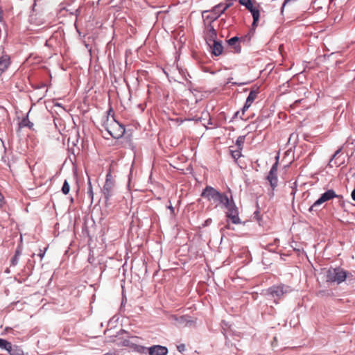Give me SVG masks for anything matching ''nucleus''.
<instances>
[{
  "instance_id": "nucleus-1",
  "label": "nucleus",
  "mask_w": 355,
  "mask_h": 355,
  "mask_svg": "<svg viewBox=\"0 0 355 355\" xmlns=\"http://www.w3.org/2000/svg\"><path fill=\"white\" fill-rule=\"evenodd\" d=\"M223 205L225 209V213L227 218V225L225 228L234 229L231 227L230 222L232 224L237 225L241 223V219L239 216V209L236 206L230 191L228 193H223Z\"/></svg>"
},
{
  "instance_id": "nucleus-2",
  "label": "nucleus",
  "mask_w": 355,
  "mask_h": 355,
  "mask_svg": "<svg viewBox=\"0 0 355 355\" xmlns=\"http://www.w3.org/2000/svg\"><path fill=\"white\" fill-rule=\"evenodd\" d=\"M101 125L108 135L114 139L122 137L125 132V126L116 121L114 117L110 120L109 116H103Z\"/></svg>"
},
{
  "instance_id": "nucleus-3",
  "label": "nucleus",
  "mask_w": 355,
  "mask_h": 355,
  "mask_svg": "<svg viewBox=\"0 0 355 355\" xmlns=\"http://www.w3.org/2000/svg\"><path fill=\"white\" fill-rule=\"evenodd\" d=\"M207 32L205 33V40L211 50V53L215 56L222 54V43L220 40H217V33L214 26L206 27Z\"/></svg>"
},
{
  "instance_id": "nucleus-4",
  "label": "nucleus",
  "mask_w": 355,
  "mask_h": 355,
  "mask_svg": "<svg viewBox=\"0 0 355 355\" xmlns=\"http://www.w3.org/2000/svg\"><path fill=\"white\" fill-rule=\"evenodd\" d=\"M239 3L245 6L252 14L253 18L252 26L255 28L258 26V21L260 17V4L254 0H239Z\"/></svg>"
},
{
  "instance_id": "nucleus-5",
  "label": "nucleus",
  "mask_w": 355,
  "mask_h": 355,
  "mask_svg": "<svg viewBox=\"0 0 355 355\" xmlns=\"http://www.w3.org/2000/svg\"><path fill=\"white\" fill-rule=\"evenodd\" d=\"M201 196L211 204L218 205L222 203V193L211 186H207L202 190Z\"/></svg>"
},
{
  "instance_id": "nucleus-6",
  "label": "nucleus",
  "mask_w": 355,
  "mask_h": 355,
  "mask_svg": "<svg viewBox=\"0 0 355 355\" xmlns=\"http://www.w3.org/2000/svg\"><path fill=\"white\" fill-rule=\"evenodd\" d=\"M347 278V272L340 268H331L327 272V281L340 284Z\"/></svg>"
},
{
  "instance_id": "nucleus-7",
  "label": "nucleus",
  "mask_w": 355,
  "mask_h": 355,
  "mask_svg": "<svg viewBox=\"0 0 355 355\" xmlns=\"http://www.w3.org/2000/svg\"><path fill=\"white\" fill-rule=\"evenodd\" d=\"M220 5L221 3H219L211 11L205 10L202 12V17L205 27L213 26L212 24L222 15V10H219Z\"/></svg>"
},
{
  "instance_id": "nucleus-8",
  "label": "nucleus",
  "mask_w": 355,
  "mask_h": 355,
  "mask_svg": "<svg viewBox=\"0 0 355 355\" xmlns=\"http://www.w3.org/2000/svg\"><path fill=\"white\" fill-rule=\"evenodd\" d=\"M337 198L339 199V202L343 203V197L340 195H337L333 189H329L321 195V196L311 206L309 211H313L314 208L317 206L322 205V203L329 201L330 200Z\"/></svg>"
},
{
  "instance_id": "nucleus-9",
  "label": "nucleus",
  "mask_w": 355,
  "mask_h": 355,
  "mask_svg": "<svg viewBox=\"0 0 355 355\" xmlns=\"http://www.w3.org/2000/svg\"><path fill=\"white\" fill-rule=\"evenodd\" d=\"M104 198L106 202L114 195L115 193V184L110 173L106 175V180L105 184L102 189Z\"/></svg>"
},
{
  "instance_id": "nucleus-10",
  "label": "nucleus",
  "mask_w": 355,
  "mask_h": 355,
  "mask_svg": "<svg viewBox=\"0 0 355 355\" xmlns=\"http://www.w3.org/2000/svg\"><path fill=\"white\" fill-rule=\"evenodd\" d=\"M146 349L147 348L142 346L137 347V351L139 352H144ZM148 350L149 355H167L168 352L166 347L159 345L151 346L148 348Z\"/></svg>"
},
{
  "instance_id": "nucleus-11",
  "label": "nucleus",
  "mask_w": 355,
  "mask_h": 355,
  "mask_svg": "<svg viewBox=\"0 0 355 355\" xmlns=\"http://www.w3.org/2000/svg\"><path fill=\"white\" fill-rule=\"evenodd\" d=\"M289 291V287L284 285L273 286L267 290L268 294L277 300L281 299L284 294H286Z\"/></svg>"
},
{
  "instance_id": "nucleus-12",
  "label": "nucleus",
  "mask_w": 355,
  "mask_h": 355,
  "mask_svg": "<svg viewBox=\"0 0 355 355\" xmlns=\"http://www.w3.org/2000/svg\"><path fill=\"white\" fill-rule=\"evenodd\" d=\"M277 170H278V162H276L270 168V171L267 176V180L270 182V184L272 189H274L278 183L277 179Z\"/></svg>"
},
{
  "instance_id": "nucleus-13",
  "label": "nucleus",
  "mask_w": 355,
  "mask_h": 355,
  "mask_svg": "<svg viewBox=\"0 0 355 355\" xmlns=\"http://www.w3.org/2000/svg\"><path fill=\"white\" fill-rule=\"evenodd\" d=\"M257 94L258 92L255 90H252L250 92L243 108V114L252 105L254 101L257 98Z\"/></svg>"
},
{
  "instance_id": "nucleus-14",
  "label": "nucleus",
  "mask_w": 355,
  "mask_h": 355,
  "mask_svg": "<svg viewBox=\"0 0 355 355\" xmlns=\"http://www.w3.org/2000/svg\"><path fill=\"white\" fill-rule=\"evenodd\" d=\"M10 64V58L7 55L2 56L0 58V71H5Z\"/></svg>"
},
{
  "instance_id": "nucleus-15",
  "label": "nucleus",
  "mask_w": 355,
  "mask_h": 355,
  "mask_svg": "<svg viewBox=\"0 0 355 355\" xmlns=\"http://www.w3.org/2000/svg\"><path fill=\"white\" fill-rule=\"evenodd\" d=\"M241 150L240 147L230 146V153L234 159L236 160L241 156Z\"/></svg>"
},
{
  "instance_id": "nucleus-16",
  "label": "nucleus",
  "mask_w": 355,
  "mask_h": 355,
  "mask_svg": "<svg viewBox=\"0 0 355 355\" xmlns=\"http://www.w3.org/2000/svg\"><path fill=\"white\" fill-rule=\"evenodd\" d=\"M172 318L178 324H180V325H182V324L187 325V324L189 322V317L187 315H182L180 317H178L176 315H173Z\"/></svg>"
},
{
  "instance_id": "nucleus-17",
  "label": "nucleus",
  "mask_w": 355,
  "mask_h": 355,
  "mask_svg": "<svg viewBox=\"0 0 355 355\" xmlns=\"http://www.w3.org/2000/svg\"><path fill=\"white\" fill-rule=\"evenodd\" d=\"M0 348L10 352L12 351V344L3 338H0Z\"/></svg>"
},
{
  "instance_id": "nucleus-18",
  "label": "nucleus",
  "mask_w": 355,
  "mask_h": 355,
  "mask_svg": "<svg viewBox=\"0 0 355 355\" xmlns=\"http://www.w3.org/2000/svg\"><path fill=\"white\" fill-rule=\"evenodd\" d=\"M19 125L21 127H28L30 129H31L32 127L33 126V123L29 121L28 116L23 118V119L21 121Z\"/></svg>"
},
{
  "instance_id": "nucleus-19",
  "label": "nucleus",
  "mask_w": 355,
  "mask_h": 355,
  "mask_svg": "<svg viewBox=\"0 0 355 355\" xmlns=\"http://www.w3.org/2000/svg\"><path fill=\"white\" fill-rule=\"evenodd\" d=\"M238 42H239V37H233L232 38H231L230 40H229L227 41L228 44L230 46H234V49L236 51H238L239 49H240L239 46H236V44L238 43Z\"/></svg>"
},
{
  "instance_id": "nucleus-20",
  "label": "nucleus",
  "mask_w": 355,
  "mask_h": 355,
  "mask_svg": "<svg viewBox=\"0 0 355 355\" xmlns=\"http://www.w3.org/2000/svg\"><path fill=\"white\" fill-rule=\"evenodd\" d=\"M69 191H70L69 184L67 182V180H65L63 183L62 187V191L64 194L67 195L69 193Z\"/></svg>"
},
{
  "instance_id": "nucleus-21",
  "label": "nucleus",
  "mask_w": 355,
  "mask_h": 355,
  "mask_svg": "<svg viewBox=\"0 0 355 355\" xmlns=\"http://www.w3.org/2000/svg\"><path fill=\"white\" fill-rule=\"evenodd\" d=\"M245 141V137L243 136H239L236 139V145L234 146V147H240L241 149L243 148V145Z\"/></svg>"
},
{
  "instance_id": "nucleus-22",
  "label": "nucleus",
  "mask_w": 355,
  "mask_h": 355,
  "mask_svg": "<svg viewBox=\"0 0 355 355\" xmlns=\"http://www.w3.org/2000/svg\"><path fill=\"white\" fill-rule=\"evenodd\" d=\"M87 194L89 196V197L91 198V200H93V198H94V193H93V189H92V183L90 182V180L89 179L88 180V189H87Z\"/></svg>"
},
{
  "instance_id": "nucleus-23",
  "label": "nucleus",
  "mask_w": 355,
  "mask_h": 355,
  "mask_svg": "<svg viewBox=\"0 0 355 355\" xmlns=\"http://www.w3.org/2000/svg\"><path fill=\"white\" fill-rule=\"evenodd\" d=\"M19 257L14 256L10 260L11 266H17L19 263Z\"/></svg>"
},
{
  "instance_id": "nucleus-24",
  "label": "nucleus",
  "mask_w": 355,
  "mask_h": 355,
  "mask_svg": "<svg viewBox=\"0 0 355 355\" xmlns=\"http://www.w3.org/2000/svg\"><path fill=\"white\" fill-rule=\"evenodd\" d=\"M177 349H178L179 352L182 353L186 349L185 345L184 344H180V345L177 346Z\"/></svg>"
},
{
  "instance_id": "nucleus-25",
  "label": "nucleus",
  "mask_w": 355,
  "mask_h": 355,
  "mask_svg": "<svg viewBox=\"0 0 355 355\" xmlns=\"http://www.w3.org/2000/svg\"><path fill=\"white\" fill-rule=\"evenodd\" d=\"M21 254V248L19 246L17 248V249L15 250V257H20Z\"/></svg>"
},
{
  "instance_id": "nucleus-26",
  "label": "nucleus",
  "mask_w": 355,
  "mask_h": 355,
  "mask_svg": "<svg viewBox=\"0 0 355 355\" xmlns=\"http://www.w3.org/2000/svg\"><path fill=\"white\" fill-rule=\"evenodd\" d=\"M302 99H300V100H297L295 101L293 104L292 105V107H296L298 106V105L302 102Z\"/></svg>"
},
{
  "instance_id": "nucleus-27",
  "label": "nucleus",
  "mask_w": 355,
  "mask_h": 355,
  "mask_svg": "<svg viewBox=\"0 0 355 355\" xmlns=\"http://www.w3.org/2000/svg\"><path fill=\"white\" fill-rule=\"evenodd\" d=\"M44 254H45V250L42 251V250H40V252L37 254V256H39L40 257V259H42L44 257Z\"/></svg>"
},
{
  "instance_id": "nucleus-28",
  "label": "nucleus",
  "mask_w": 355,
  "mask_h": 355,
  "mask_svg": "<svg viewBox=\"0 0 355 355\" xmlns=\"http://www.w3.org/2000/svg\"><path fill=\"white\" fill-rule=\"evenodd\" d=\"M224 128H225V131H226V130H228L230 132H233V131H234V128H232V127H229V128H227V127H225ZM230 135H231V133H230V132H229V133H228V136H229V137H230Z\"/></svg>"
},
{
  "instance_id": "nucleus-29",
  "label": "nucleus",
  "mask_w": 355,
  "mask_h": 355,
  "mask_svg": "<svg viewBox=\"0 0 355 355\" xmlns=\"http://www.w3.org/2000/svg\"><path fill=\"white\" fill-rule=\"evenodd\" d=\"M351 196L353 200L355 201V189L352 191Z\"/></svg>"
},
{
  "instance_id": "nucleus-30",
  "label": "nucleus",
  "mask_w": 355,
  "mask_h": 355,
  "mask_svg": "<svg viewBox=\"0 0 355 355\" xmlns=\"http://www.w3.org/2000/svg\"><path fill=\"white\" fill-rule=\"evenodd\" d=\"M168 208L171 210V212L172 214H173V213H174V208H173V207L171 205H169V206L168 207Z\"/></svg>"
},
{
  "instance_id": "nucleus-31",
  "label": "nucleus",
  "mask_w": 355,
  "mask_h": 355,
  "mask_svg": "<svg viewBox=\"0 0 355 355\" xmlns=\"http://www.w3.org/2000/svg\"><path fill=\"white\" fill-rule=\"evenodd\" d=\"M128 343H129V341H128V340H125L123 341V345H124V346H128Z\"/></svg>"
},
{
  "instance_id": "nucleus-32",
  "label": "nucleus",
  "mask_w": 355,
  "mask_h": 355,
  "mask_svg": "<svg viewBox=\"0 0 355 355\" xmlns=\"http://www.w3.org/2000/svg\"><path fill=\"white\" fill-rule=\"evenodd\" d=\"M230 6H231V4H226L225 7V8H223V12H225V10L226 9H227Z\"/></svg>"
},
{
  "instance_id": "nucleus-33",
  "label": "nucleus",
  "mask_w": 355,
  "mask_h": 355,
  "mask_svg": "<svg viewBox=\"0 0 355 355\" xmlns=\"http://www.w3.org/2000/svg\"><path fill=\"white\" fill-rule=\"evenodd\" d=\"M338 153H339V150H337V151L334 153V157H335L338 154Z\"/></svg>"
},
{
  "instance_id": "nucleus-34",
  "label": "nucleus",
  "mask_w": 355,
  "mask_h": 355,
  "mask_svg": "<svg viewBox=\"0 0 355 355\" xmlns=\"http://www.w3.org/2000/svg\"><path fill=\"white\" fill-rule=\"evenodd\" d=\"M111 130L112 131H116L117 130V128H111Z\"/></svg>"
},
{
  "instance_id": "nucleus-35",
  "label": "nucleus",
  "mask_w": 355,
  "mask_h": 355,
  "mask_svg": "<svg viewBox=\"0 0 355 355\" xmlns=\"http://www.w3.org/2000/svg\"><path fill=\"white\" fill-rule=\"evenodd\" d=\"M112 109H110V110L107 111V114H111V112H112Z\"/></svg>"
},
{
  "instance_id": "nucleus-36",
  "label": "nucleus",
  "mask_w": 355,
  "mask_h": 355,
  "mask_svg": "<svg viewBox=\"0 0 355 355\" xmlns=\"http://www.w3.org/2000/svg\"><path fill=\"white\" fill-rule=\"evenodd\" d=\"M222 241H223V239L222 237L220 238V243H222Z\"/></svg>"
},
{
  "instance_id": "nucleus-37",
  "label": "nucleus",
  "mask_w": 355,
  "mask_h": 355,
  "mask_svg": "<svg viewBox=\"0 0 355 355\" xmlns=\"http://www.w3.org/2000/svg\"><path fill=\"white\" fill-rule=\"evenodd\" d=\"M1 196H2V195H1V193H0V197H1Z\"/></svg>"
},
{
  "instance_id": "nucleus-38",
  "label": "nucleus",
  "mask_w": 355,
  "mask_h": 355,
  "mask_svg": "<svg viewBox=\"0 0 355 355\" xmlns=\"http://www.w3.org/2000/svg\"><path fill=\"white\" fill-rule=\"evenodd\" d=\"M0 12H1V9L0 8Z\"/></svg>"
}]
</instances>
